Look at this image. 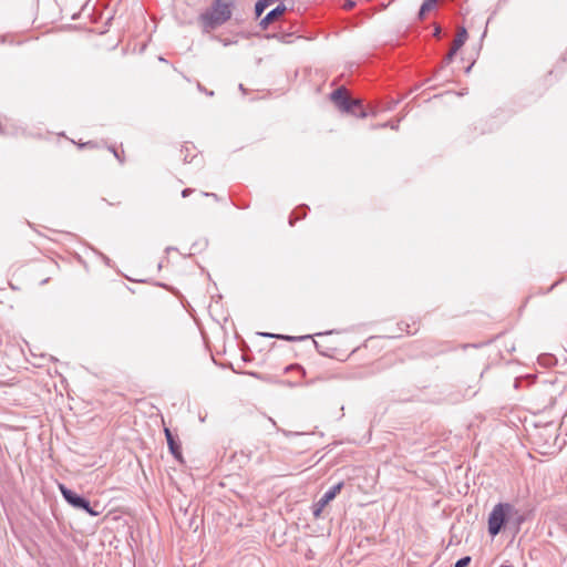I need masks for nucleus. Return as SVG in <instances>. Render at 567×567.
Returning a JSON list of instances; mask_svg holds the SVG:
<instances>
[{
	"label": "nucleus",
	"mask_w": 567,
	"mask_h": 567,
	"mask_svg": "<svg viewBox=\"0 0 567 567\" xmlns=\"http://www.w3.org/2000/svg\"><path fill=\"white\" fill-rule=\"evenodd\" d=\"M165 436H166V441H167L169 451L172 452V454L175 457L178 458L181 456V446L176 442L174 435L172 434V432L168 429H165Z\"/></svg>",
	"instance_id": "nucleus-8"
},
{
	"label": "nucleus",
	"mask_w": 567,
	"mask_h": 567,
	"mask_svg": "<svg viewBox=\"0 0 567 567\" xmlns=\"http://www.w3.org/2000/svg\"><path fill=\"white\" fill-rule=\"evenodd\" d=\"M259 336L268 337V338H277V339H282V340H288V341L303 340V339L309 338V336L291 337V336L275 334V333H268V332H259Z\"/></svg>",
	"instance_id": "nucleus-12"
},
{
	"label": "nucleus",
	"mask_w": 567,
	"mask_h": 567,
	"mask_svg": "<svg viewBox=\"0 0 567 567\" xmlns=\"http://www.w3.org/2000/svg\"><path fill=\"white\" fill-rule=\"evenodd\" d=\"M257 462H258V463L264 462V457H262V456L258 457V458H257Z\"/></svg>",
	"instance_id": "nucleus-23"
},
{
	"label": "nucleus",
	"mask_w": 567,
	"mask_h": 567,
	"mask_svg": "<svg viewBox=\"0 0 567 567\" xmlns=\"http://www.w3.org/2000/svg\"><path fill=\"white\" fill-rule=\"evenodd\" d=\"M307 208L306 205L298 207L292 215L290 216L289 224L292 226L297 219H301L306 216L305 209Z\"/></svg>",
	"instance_id": "nucleus-13"
},
{
	"label": "nucleus",
	"mask_w": 567,
	"mask_h": 567,
	"mask_svg": "<svg viewBox=\"0 0 567 567\" xmlns=\"http://www.w3.org/2000/svg\"><path fill=\"white\" fill-rule=\"evenodd\" d=\"M355 6V2L352 1V0H347V2L344 3V9L347 10H351L352 8H354Z\"/></svg>",
	"instance_id": "nucleus-17"
},
{
	"label": "nucleus",
	"mask_w": 567,
	"mask_h": 567,
	"mask_svg": "<svg viewBox=\"0 0 567 567\" xmlns=\"http://www.w3.org/2000/svg\"><path fill=\"white\" fill-rule=\"evenodd\" d=\"M351 111L349 113H352L361 118H364L368 116V113L362 109V102L358 99H351Z\"/></svg>",
	"instance_id": "nucleus-9"
},
{
	"label": "nucleus",
	"mask_w": 567,
	"mask_h": 567,
	"mask_svg": "<svg viewBox=\"0 0 567 567\" xmlns=\"http://www.w3.org/2000/svg\"><path fill=\"white\" fill-rule=\"evenodd\" d=\"M206 93H207V95H209V96H212V95L214 94V92H213V91H209V92H206Z\"/></svg>",
	"instance_id": "nucleus-24"
},
{
	"label": "nucleus",
	"mask_w": 567,
	"mask_h": 567,
	"mask_svg": "<svg viewBox=\"0 0 567 567\" xmlns=\"http://www.w3.org/2000/svg\"><path fill=\"white\" fill-rule=\"evenodd\" d=\"M272 0H259L255 6L256 16L259 17Z\"/></svg>",
	"instance_id": "nucleus-14"
},
{
	"label": "nucleus",
	"mask_w": 567,
	"mask_h": 567,
	"mask_svg": "<svg viewBox=\"0 0 567 567\" xmlns=\"http://www.w3.org/2000/svg\"><path fill=\"white\" fill-rule=\"evenodd\" d=\"M386 125H390V127H391L392 130H398V127H399V121H396L395 123H394V122H390L389 124H384V126H386Z\"/></svg>",
	"instance_id": "nucleus-18"
},
{
	"label": "nucleus",
	"mask_w": 567,
	"mask_h": 567,
	"mask_svg": "<svg viewBox=\"0 0 567 567\" xmlns=\"http://www.w3.org/2000/svg\"><path fill=\"white\" fill-rule=\"evenodd\" d=\"M59 489L65 502L70 504L72 507L76 509H82L93 517L99 516L101 514V511L95 509L97 504L91 506L90 502L85 497L71 491L65 485L59 484Z\"/></svg>",
	"instance_id": "nucleus-3"
},
{
	"label": "nucleus",
	"mask_w": 567,
	"mask_h": 567,
	"mask_svg": "<svg viewBox=\"0 0 567 567\" xmlns=\"http://www.w3.org/2000/svg\"><path fill=\"white\" fill-rule=\"evenodd\" d=\"M441 33V28L440 27H436L435 30H434V35L435 37H439Z\"/></svg>",
	"instance_id": "nucleus-21"
},
{
	"label": "nucleus",
	"mask_w": 567,
	"mask_h": 567,
	"mask_svg": "<svg viewBox=\"0 0 567 567\" xmlns=\"http://www.w3.org/2000/svg\"><path fill=\"white\" fill-rule=\"evenodd\" d=\"M507 519H508V529L513 530L514 533H518L520 529V526L525 522V515L515 505L508 503Z\"/></svg>",
	"instance_id": "nucleus-5"
},
{
	"label": "nucleus",
	"mask_w": 567,
	"mask_h": 567,
	"mask_svg": "<svg viewBox=\"0 0 567 567\" xmlns=\"http://www.w3.org/2000/svg\"><path fill=\"white\" fill-rule=\"evenodd\" d=\"M501 567H512V566H501Z\"/></svg>",
	"instance_id": "nucleus-25"
},
{
	"label": "nucleus",
	"mask_w": 567,
	"mask_h": 567,
	"mask_svg": "<svg viewBox=\"0 0 567 567\" xmlns=\"http://www.w3.org/2000/svg\"><path fill=\"white\" fill-rule=\"evenodd\" d=\"M466 40H467V31H466V29L465 28H460L458 32H457L454 41H453L452 47H454L455 49L460 50L464 45Z\"/></svg>",
	"instance_id": "nucleus-10"
},
{
	"label": "nucleus",
	"mask_w": 567,
	"mask_h": 567,
	"mask_svg": "<svg viewBox=\"0 0 567 567\" xmlns=\"http://www.w3.org/2000/svg\"><path fill=\"white\" fill-rule=\"evenodd\" d=\"M332 102L343 112L351 111V97L344 87H339L331 93Z\"/></svg>",
	"instance_id": "nucleus-6"
},
{
	"label": "nucleus",
	"mask_w": 567,
	"mask_h": 567,
	"mask_svg": "<svg viewBox=\"0 0 567 567\" xmlns=\"http://www.w3.org/2000/svg\"><path fill=\"white\" fill-rule=\"evenodd\" d=\"M204 196H213V197H217L216 194H213V193H204Z\"/></svg>",
	"instance_id": "nucleus-22"
},
{
	"label": "nucleus",
	"mask_w": 567,
	"mask_h": 567,
	"mask_svg": "<svg viewBox=\"0 0 567 567\" xmlns=\"http://www.w3.org/2000/svg\"><path fill=\"white\" fill-rule=\"evenodd\" d=\"M458 51V49H455L454 47L451 48V50L449 51V53L446 54V56L444 58V62L447 64V63H451L454 59V55L456 54V52Z\"/></svg>",
	"instance_id": "nucleus-16"
},
{
	"label": "nucleus",
	"mask_w": 567,
	"mask_h": 567,
	"mask_svg": "<svg viewBox=\"0 0 567 567\" xmlns=\"http://www.w3.org/2000/svg\"><path fill=\"white\" fill-rule=\"evenodd\" d=\"M343 487V483L339 482L338 484L331 486L317 502L313 508V515L318 517L321 511L327 506L331 501L336 498V496L341 492Z\"/></svg>",
	"instance_id": "nucleus-4"
},
{
	"label": "nucleus",
	"mask_w": 567,
	"mask_h": 567,
	"mask_svg": "<svg viewBox=\"0 0 567 567\" xmlns=\"http://www.w3.org/2000/svg\"><path fill=\"white\" fill-rule=\"evenodd\" d=\"M193 193V189L192 188H185L183 192H182V196L183 197H187L189 196V194Z\"/></svg>",
	"instance_id": "nucleus-19"
},
{
	"label": "nucleus",
	"mask_w": 567,
	"mask_h": 567,
	"mask_svg": "<svg viewBox=\"0 0 567 567\" xmlns=\"http://www.w3.org/2000/svg\"><path fill=\"white\" fill-rule=\"evenodd\" d=\"M231 0H215L212 8L200 14L205 30H214L224 24L231 17Z\"/></svg>",
	"instance_id": "nucleus-1"
},
{
	"label": "nucleus",
	"mask_w": 567,
	"mask_h": 567,
	"mask_svg": "<svg viewBox=\"0 0 567 567\" xmlns=\"http://www.w3.org/2000/svg\"><path fill=\"white\" fill-rule=\"evenodd\" d=\"M437 1L439 0H424L419 11V18L423 19L429 11L436 7Z\"/></svg>",
	"instance_id": "nucleus-11"
},
{
	"label": "nucleus",
	"mask_w": 567,
	"mask_h": 567,
	"mask_svg": "<svg viewBox=\"0 0 567 567\" xmlns=\"http://www.w3.org/2000/svg\"><path fill=\"white\" fill-rule=\"evenodd\" d=\"M110 151L114 154V156L122 163L123 159L120 157V154L113 148L111 147Z\"/></svg>",
	"instance_id": "nucleus-20"
},
{
	"label": "nucleus",
	"mask_w": 567,
	"mask_h": 567,
	"mask_svg": "<svg viewBox=\"0 0 567 567\" xmlns=\"http://www.w3.org/2000/svg\"><path fill=\"white\" fill-rule=\"evenodd\" d=\"M471 563V557L470 556H464L462 558H460L455 564H454V567H467Z\"/></svg>",
	"instance_id": "nucleus-15"
},
{
	"label": "nucleus",
	"mask_w": 567,
	"mask_h": 567,
	"mask_svg": "<svg viewBox=\"0 0 567 567\" xmlns=\"http://www.w3.org/2000/svg\"><path fill=\"white\" fill-rule=\"evenodd\" d=\"M508 503L496 504L488 516L487 530L492 537L497 536L502 529L508 528Z\"/></svg>",
	"instance_id": "nucleus-2"
},
{
	"label": "nucleus",
	"mask_w": 567,
	"mask_h": 567,
	"mask_svg": "<svg viewBox=\"0 0 567 567\" xmlns=\"http://www.w3.org/2000/svg\"><path fill=\"white\" fill-rule=\"evenodd\" d=\"M286 11V7L284 4L277 6L275 9L270 10L265 18L260 21V27L262 29H267L268 25L277 20L284 12Z\"/></svg>",
	"instance_id": "nucleus-7"
}]
</instances>
